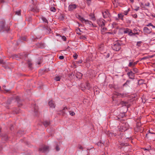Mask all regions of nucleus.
<instances>
[{
	"label": "nucleus",
	"instance_id": "nucleus-1",
	"mask_svg": "<svg viewBox=\"0 0 155 155\" xmlns=\"http://www.w3.org/2000/svg\"><path fill=\"white\" fill-rule=\"evenodd\" d=\"M77 18H78L81 22L83 23H85V24L88 25L90 26H92L93 25V23L89 21L88 20H86L82 17L80 15H78L77 16Z\"/></svg>",
	"mask_w": 155,
	"mask_h": 155
},
{
	"label": "nucleus",
	"instance_id": "nucleus-2",
	"mask_svg": "<svg viewBox=\"0 0 155 155\" xmlns=\"http://www.w3.org/2000/svg\"><path fill=\"white\" fill-rule=\"evenodd\" d=\"M112 48L114 50L118 51L121 48L120 45L119 43H116L112 46Z\"/></svg>",
	"mask_w": 155,
	"mask_h": 155
},
{
	"label": "nucleus",
	"instance_id": "nucleus-3",
	"mask_svg": "<svg viewBox=\"0 0 155 155\" xmlns=\"http://www.w3.org/2000/svg\"><path fill=\"white\" fill-rule=\"evenodd\" d=\"M1 30H3V31H6L7 32L9 31V28L5 26V23L4 22H1Z\"/></svg>",
	"mask_w": 155,
	"mask_h": 155
},
{
	"label": "nucleus",
	"instance_id": "nucleus-4",
	"mask_svg": "<svg viewBox=\"0 0 155 155\" xmlns=\"http://www.w3.org/2000/svg\"><path fill=\"white\" fill-rule=\"evenodd\" d=\"M128 128V124L127 123L122 124L120 128V130L122 131H125Z\"/></svg>",
	"mask_w": 155,
	"mask_h": 155
},
{
	"label": "nucleus",
	"instance_id": "nucleus-5",
	"mask_svg": "<svg viewBox=\"0 0 155 155\" xmlns=\"http://www.w3.org/2000/svg\"><path fill=\"white\" fill-rule=\"evenodd\" d=\"M77 7V5L75 4L70 5L68 7V10L70 11H72L75 9Z\"/></svg>",
	"mask_w": 155,
	"mask_h": 155
},
{
	"label": "nucleus",
	"instance_id": "nucleus-6",
	"mask_svg": "<svg viewBox=\"0 0 155 155\" xmlns=\"http://www.w3.org/2000/svg\"><path fill=\"white\" fill-rule=\"evenodd\" d=\"M102 14L103 17L104 18L109 17L110 16V15L108 11L107 10L105 11L104 12H103Z\"/></svg>",
	"mask_w": 155,
	"mask_h": 155
},
{
	"label": "nucleus",
	"instance_id": "nucleus-7",
	"mask_svg": "<svg viewBox=\"0 0 155 155\" xmlns=\"http://www.w3.org/2000/svg\"><path fill=\"white\" fill-rule=\"evenodd\" d=\"M143 31L145 34H149L151 32V29H150L146 27L143 28Z\"/></svg>",
	"mask_w": 155,
	"mask_h": 155
},
{
	"label": "nucleus",
	"instance_id": "nucleus-8",
	"mask_svg": "<svg viewBox=\"0 0 155 155\" xmlns=\"http://www.w3.org/2000/svg\"><path fill=\"white\" fill-rule=\"evenodd\" d=\"M127 75L129 76L130 78L134 79V73L131 71L127 73Z\"/></svg>",
	"mask_w": 155,
	"mask_h": 155
},
{
	"label": "nucleus",
	"instance_id": "nucleus-9",
	"mask_svg": "<svg viewBox=\"0 0 155 155\" xmlns=\"http://www.w3.org/2000/svg\"><path fill=\"white\" fill-rule=\"evenodd\" d=\"M48 104L51 108H53L55 107V105L52 100H51L49 102Z\"/></svg>",
	"mask_w": 155,
	"mask_h": 155
},
{
	"label": "nucleus",
	"instance_id": "nucleus-10",
	"mask_svg": "<svg viewBox=\"0 0 155 155\" xmlns=\"http://www.w3.org/2000/svg\"><path fill=\"white\" fill-rule=\"evenodd\" d=\"M137 63V61H136L134 62H130L128 64V66L130 67H134Z\"/></svg>",
	"mask_w": 155,
	"mask_h": 155
},
{
	"label": "nucleus",
	"instance_id": "nucleus-11",
	"mask_svg": "<svg viewBox=\"0 0 155 155\" xmlns=\"http://www.w3.org/2000/svg\"><path fill=\"white\" fill-rule=\"evenodd\" d=\"M49 150V147L48 146H44L41 149V150L43 152H46Z\"/></svg>",
	"mask_w": 155,
	"mask_h": 155
},
{
	"label": "nucleus",
	"instance_id": "nucleus-12",
	"mask_svg": "<svg viewBox=\"0 0 155 155\" xmlns=\"http://www.w3.org/2000/svg\"><path fill=\"white\" fill-rule=\"evenodd\" d=\"M97 23L99 25L101 26V27H102L103 26H104V23L103 21L102 20L98 21Z\"/></svg>",
	"mask_w": 155,
	"mask_h": 155
},
{
	"label": "nucleus",
	"instance_id": "nucleus-13",
	"mask_svg": "<svg viewBox=\"0 0 155 155\" xmlns=\"http://www.w3.org/2000/svg\"><path fill=\"white\" fill-rule=\"evenodd\" d=\"M118 18L122 20L123 19V17H124V15H123L122 13H120L118 14Z\"/></svg>",
	"mask_w": 155,
	"mask_h": 155
},
{
	"label": "nucleus",
	"instance_id": "nucleus-14",
	"mask_svg": "<svg viewBox=\"0 0 155 155\" xmlns=\"http://www.w3.org/2000/svg\"><path fill=\"white\" fill-rule=\"evenodd\" d=\"M43 124L44 125L45 127H47L49 124V123L47 121H45L44 123Z\"/></svg>",
	"mask_w": 155,
	"mask_h": 155
},
{
	"label": "nucleus",
	"instance_id": "nucleus-15",
	"mask_svg": "<svg viewBox=\"0 0 155 155\" xmlns=\"http://www.w3.org/2000/svg\"><path fill=\"white\" fill-rule=\"evenodd\" d=\"M130 30V29L126 28L124 29V33H128Z\"/></svg>",
	"mask_w": 155,
	"mask_h": 155
},
{
	"label": "nucleus",
	"instance_id": "nucleus-16",
	"mask_svg": "<svg viewBox=\"0 0 155 155\" xmlns=\"http://www.w3.org/2000/svg\"><path fill=\"white\" fill-rule=\"evenodd\" d=\"M60 79L61 78L59 76H57L54 79L56 81H60Z\"/></svg>",
	"mask_w": 155,
	"mask_h": 155
},
{
	"label": "nucleus",
	"instance_id": "nucleus-17",
	"mask_svg": "<svg viewBox=\"0 0 155 155\" xmlns=\"http://www.w3.org/2000/svg\"><path fill=\"white\" fill-rule=\"evenodd\" d=\"M41 18L42 20V21L45 23H48V20L46 19V18L45 17H42Z\"/></svg>",
	"mask_w": 155,
	"mask_h": 155
},
{
	"label": "nucleus",
	"instance_id": "nucleus-18",
	"mask_svg": "<svg viewBox=\"0 0 155 155\" xmlns=\"http://www.w3.org/2000/svg\"><path fill=\"white\" fill-rule=\"evenodd\" d=\"M106 30L107 28H106L104 27H101V31L102 33L105 31H106Z\"/></svg>",
	"mask_w": 155,
	"mask_h": 155
},
{
	"label": "nucleus",
	"instance_id": "nucleus-19",
	"mask_svg": "<svg viewBox=\"0 0 155 155\" xmlns=\"http://www.w3.org/2000/svg\"><path fill=\"white\" fill-rule=\"evenodd\" d=\"M90 84L89 83L86 84V86L85 87L86 88L89 89L90 88Z\"/></svg>",
	"mask_w": 155,
	"mask_h": 155
},
{
	"label": "nucleus",
	"instance_id": "nucleus-20",
	"mask_svg": "<svg viewBox=\"0 0 155 155\" xmlns=\"http://www.w3.org/2000/svg\"><path fill=\"white\" fill-rule=\"evenodd\" d=\"M128 35L130 36H132L133 35V34H133V33L132 32V31L131 30H130L129 31V32L128 33Z\"/></svg>",
	"mask_w": 155,
	"mask_h": 155
},
{
	"label": "nucleus",
	"instance_id": "nucleus-21",
	"mask_svg": "<svg viewBox=\"0 0 155 155\" xmlns=\"http://www.w3.org/2000/svg\"><path fill=\"white\" fill-rule=\"evenodd\" d=\"M50 10L51 11L54 12L56 11V9L54 7H51L50 8Z\"/></svg>",
	"mask_w": 155,
	"mask_h": 155
},
{
	"label": "nucleus",
	"instance_id": "nucleus-22",
	"mask_svg": "<svg viewBox=\"0 0 155 155\" xmlns=\"http://www.w3.org/2000/svg\"><path fill=\"white\" fill-rule=\"evenodd\" d=\"M129 11V8H128L127 10L125 11H124V14L125 15H126L127 14L128 12Z\"/></svg>",
	"mask_w": 155,
	"mask_h": 155
},
{
	"label": "nucleus",
	"instance_id": "nucleus-23",
	"mask_svg": "<svg viewBox=\"0 0 155 155\" xmlns=\"http://www.w3.org/2000/svg\"><path fill=\"white\" fill-rule=\"evenodd\" d=\"M16 14L18 15H20L21 14V10H19L16 11Z\"/></svg>",
	"mask_w": 155,
	"mask_h": 155
},
{
	"label": "nucleus",
	"instance_id": "nucleus-24",
	"mask_svg": "<svg viewBox=\"0 0 155 155\" xmlns=\"http://www.w3.org/2000/svg\"><path fill=\"white\" fill-rule=\"evenodd\" d=\"M133 71L135 73L138 72V69L136 68H133Z\"/></svg>",
	"mask_w": 155,
	"mask_h": 155
},
{
	"label": "nucleus",
	"instance_id": "nucleus-25",
	"mask_svg": "<svg viewBox=\"0 0 155 155\" xmlns=\"http://www.w3.org/2000/svg\"><path fill=\"white\" fill-rule=\"evenodd\" d=\"M73 56L74 58L75 59H76L77 58L78 55L77 54L75 53L74 54Z\"/></svg>",
	"mask_w": 155,
	"mask_h": 155
},
{
	"label": "nucleus",
	"instance_id": "nucleus-26",
	"mask_svg": "<svg viewBox=\"0 0 155 155\" xmlns=\"http://www.w3.org/2000/svg\"><path fill=\"white\" fill-rule=\"evenodd\" d=\"M69 112L70 115L71 116H74L75 114V113L73 111H70Z\"/></svg>",
	"mask_w": 155,
	"mask_h": 155
},
{
	"label": "nucleus",
	"instance_id": "nucleus-27",
	"mask_svg": "<svg viewBox=\"0 0 155 155\" xmlns=\"http://www.w3.org/2000/svg\"><path fill=\"white\" fill-rule=\"evenodd\" d=\"M62 39L64 40V41H66V38L64 36H63L62 37Z\"/></svg>",
	"mask_w": 155,
	"mask_h": 155
},
{
	"label": "nucleus",
	"instance_id": "nucleus-28",
	"mask_svg": "<svg viewBox=\"0 0 155 155\" xmlns=\"http://www.w3.org/2000/svg\"><path fill=\"white\" fill-rule=\"evenodd\" d=\"M152 26H153V25L151 23H150L146 25V26H151L152 27Z\"/></svg>",
	"mask_w": 155,
	"mask_h": 155
},
{
	"label": "nucleus",
	"instance_id": "nucleus-29",
	"mask_svg": "<svg viewBox=\"0 0 155 155\" xmlns=\"http://www.w3.org/2000/svg\"><path fill=\"white\" fill-rule=\"evenodd\" d=\"M59 58L60 59L62 60L64 59V57L63 56H59Z\"/></svg>",
	"mask_w": 155,
	"mask_h": 155
},
{
	"label": "nucleus",
	"instance_id": "nucleus-30",
	"mask_svg": "<svg viewBox=\"0 0 155 155\" xmlns=\"http://www.w3.org/2000/svg\"><path fill=\"white\" fill-rule=\"evenodd\" d=\"M140 30H137L136 29H134V32H137V31H139Z\"/></svg>",
	"mask_w": 155,
	"mask_h": 155
},
{
	"label": "nucleus",
	"instance_id": "nucleus-31",
	"mask_svg": "<svg viewBox=\"0 0 155 155\" xmlns=\"http://www.w3.org/2000/svg\"><path fill=\"white\" fill-rule=\"evenodd\" d=\"M129 81H127L125 83H124V84L123 85H124V86H125V85H126V84H127L128 83H129Z\"/></svg>",
	"mask_w": 155,
	"mask_h": 155
},
{
	"label": "nucleus",
	"instance_id": "nucleus-32",
	"mask_svg": "<svg viewBox=\"0 0 155 155\" xmlns=\"http://www.w3.org/2000/svg\"><path fill=\"white\" fill-rule=\"evenodd\" d=\"M139 7H137L134 10L135 11H137L139 9Z\"/></svg>",
	"mask_w": 155,
	"mask_h": 155
},
{
	"label": "nucleus",
	"instance_id": "nucleus-33",
	"mask_svg": "<svg viewBox=\"0 0 155 155\" xmlns=\"http://www.w3.org/2000/svg\"><path fill=\"white\" fill-rule=\"evenodd\" d=\"M154 56V55H149L147 56V58H151L153 57Z\"/></svg>",
	"mask_w": 155,
	"mask_h": 155
},
{
	"label": "nucleus",
	"instance_id": "nucleus-34",
	"mask_svg": "<svg viewBox=\"0 0 155 155\" xmlns=\"http://www.w3.org/2000/svg\"><path fill=\"white\" fill-rule=\"evenodd\" d=\"M133 34H133V35H138L139 32L138 31H137V32H134V33H133Z\"/></svg>",
	"mask_w": 155,
	"mask_h": 155
},
{
	"label": "nucleus",
	"instance_id": "nucleus-35",
	"mask_svg": "<svg viewBox=\"0 0 155 155\" xmlns=\"http://www.w3.org/2000/svg\"><path fill=\"white\" fill-rule=\"evenodd\" d=\"M81 38L83 39H85L86 38V37L84 36H81Z\"/></svg>",
	"mask_w": 155,
	"mask_h": 155
},
{
	"label": "nucleus",
	"instance_id": "nucleus-36",
	"mask_svg": "<svg viewBox=\"0 0 155 155\" xmlns=\"http://www.w3.org/2000/svg\"><path fill=\"white\" fill-rule=\"evenodd\" d=\"M56 149L57 151H58L60 149L58 146H57L56 148Z\"/></svg>",
	"mask_w": 155,
	"mask_h": 155
},
{
	"label": "nucleus",
	"instance_id": "nucleus-37",
	"mask_svg": "<svg viewBox=\"0 0 155 155\" xmlns=\"http://www.w3.org/2000/svg\"><path fill=\"white\" fill-rule=\"evenodd\" d=\"M133 17L135 18H136L137 17V15L136 14H135L134 15H133Z\"/></svg>",
	"mask_w": 155,
	"mask_h": 155
},
{
	"label": "nucleus",
	"instance_id": "nucleus-38",
	"mask_svg": "<svg viewBox=\"0 0 155 155\" xmlns=\"http://www.w3.org/2000/svg\"><path fill=\"white\" fill-rule=\"evenodd\" d=\"M141 41H138V42H137V45L138 46H139V44L141 43Z\"/></svg>",
	"mask_w": 155,
	"mask_h": 155
},
{
	"label": "nucleus",
	"instance_id": "nucleus-39",
	"mask_svg": "<svg viewBox=\"0 0 155 155\" xmlns=\"http://www.w3.org/2000/svg\"><path fill=\"white\" fill-rule=\"evenodd\" d=\"M147 58H147V57H144V58H142V60H144V59H147Z\"/></svg>",
	"mask_w": 155,
	"mask_h": 155
},
{
	"label": "nucleus",
	"instance_id": "nucleus-40",
	"mask_svg": "<svg viewBox=\"0 0 155 155\" xmlns=\"http://www.w3.org/2000/svg\"><path fill=\"white\" fill-rule=\"evenodd\" d=\"M116 95H117V96H120V94L119 93H115V94Z\"/></svg>",
	"mask_w": 155,
	"mask_h": 155
},
{
	"label": "nucleus",
	"instance_id": "nucleus-41",
	"mask_svg": "<svg viewBox=\"0 0 155 155\" xmlns=\"http://www.w3.org/2000/svg\"><path fill=\"white\" fill-rule=\"evenodd\" d=\"M78 74H79V75L80 77H81L82 76V74H81V73H78Z\"/></svg>",
	"mask_w": 155,
	"mask_h": 155
},
{
	"label": "nucleus",
	"instance_id": "nucleus-42",
	"mask_svg": "<svg viewBox=\"0 0 155 155\" xmlns=\"http://www.w3.org/2000/svg\"><path fill=\"white\" fill-rule=\"evenodd\" d=\"M131 2H134V0H129Z\"/></svg>",
	"mask_w": 155,
	"mask_h": 155
},
{
	"label": "nucleus",
	"instance_id": "nucleus-43",
	"mask_svg": "<svg viewBox=\"0 0 155 155\" xmlns=\"http://www.w3.org/2000/svg\"><path fill=\"white\" fill-rule=\"evenodd\" d=\"M79 149H83V147H81H81H79Z\"/></svg>",
	"mask_w": 155,
	"mask_h": 155
},
{
	"label": "nucleus",
	"instance_id": "nucleus-44",
	"mask_svg": "<svg viewBox=\"0 0 155 155\" xmlns=\"http://www.w3.org/2000/svg\"><path fill=\"white\" fill-rule=\"evenodd\" d=\"M3 2H4V0H1V1H0L1 3Z\"/></svg>",
	"mask_w": 155,
	"mask_h": 155
},
{
	"label": "nucleus",
	"instance_id": "nucleus-45",
	"mask_svg": "<svg viewBox=\"0 0 155 155\" xmlns=\"http://www.w3.org/2000/svg\"><path fill=\"white\" fill-rule=\"evenodd\" d=\"M152 27L153 28H155V26H154L153 25Z\"/></svg>",
	"mask_w": 155,
	"mask_h": 155
},
{
	"label": "nucleus",
	"instance_id": "nucleus-46",
	"mask_svg": "<svg viewBox=\"0 0 155 155\" xmlns=\"http://www.w3.org/2000/svg\"><path fill=\"white\" fill-rule=\"evenodd\" d=\"M81 62H82L81 61H80L78 62L79 63H81Z\"/></svg>",
	"mask_w": 155,
	"mask_h": 155
},
{
	"label": "nucleus",
	"instance_id": "nucleus-47",
	"mask_svg": "<svg viewBox=\"0 0 155 155\" xmlns=\"http://www.w3.org/2000/svg\"><path fill=\"white\" fill-rule=\"evenodd\" d=\"M144 149V150H149V149H146V148H145V149Z\"/></svg>",
	"mask_w": 155,
	"mask_h": 155
},
{
	"label": "nucleus",
	"instance_id": "nucleus-48",
	"mask_svg": "<svg viewBox=\"0 0 155 155\" xmlns=\"http://www.w3.org/2000/svg\"><path fill=\"white\" fill-rule=\"evenodd\" d=\"M0 63H1V64L2 63V62L1 60Z\"/></svg>",
	"mask_w": 155,
	"mask_h": 155
},
{
	"label": "nucleus",
	"instance_id": "nucleus-49",
	"mask_svg": "<svg viewBox=\"0 0 155 155\" xmlns=\"http://www.w3.org/2000/svg\"><path fill=\"white\" fill-rule=\"evenodd\" d=\"M65 108H66V107L64 108V109H65Z\"/></svg>",
	"mask_w": 155,
	"mask_h": 155
},
{
	"label": "nucleus",
	"instance_id": "nucleus-50",
	"mask_svg": "<svg viewBox=\"0 0 155 155\" xmlns=\"http://www.w3.org/2000/svg\"><path fill=\"white\" fill-rule=\"evenodd\" d=\"M153 17H155V15L153 16Z\"/></svg>",
	"mask_w": 155,
	"mask_h": 155
},
{
	"label": "nucleus",
	"instance_id": "nucleus-51",
	"mask_svg": "<svg viewBox=\"0 0 155 155\" xmlns=\"http://www.w3.org/2000/svg\"><path fill=\"white\" fill-rule=\"evenodd\" d=\"M94 93H95V90H94Z\"/></svg>",
	"mask_w": 155,
	"mask_h": 155
}]
</instances>
